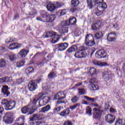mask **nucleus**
<instances>
[{
    "label": "nucleus",
    "instance_id": "nucleus-1",
    "mask_svg": "<svg viewBox=\"0 0 125 125\" xmlns=\"http://www.w3.org/2000/svg\"><path fill=\"white\" fill-rule=\"evenodd\" d=\"M77 23V19L75 17H70L69 20L62 22L57 27V29L61 34L68 33V27L67 26H73Z\"/></svg>",
    "mask_w": 125,
    "mask_h": 125
},
{
    "label": "nucleus",
    "instance_id": "nucleus-2",
    "mask_svg": "<svg viewBox=\"0 0 125 125\" xmlns=\"http://www.w3.org/2000/svg\"><path fill=\"white\" fill-rule=\"evenodd\" d=\"M92 106L93 107H95L93 109V119H95V120H99L100 119H101V117H102V113L104 112V110L102 109V105H99L97 104H93Z\"/></svg>",
    "mask_w": 125,
    "mask_h": 125
},
{
    "label": "nucleus",
    "instance_id": "nucleus-3",
    "mask_svg": "<svg viewBox=\"0 0 125 125\" xmlns=\"http://www.w3.org/2000/svg\"><path fill=\"white\" fill-rule=\"evenodd\" d=\"M1 104L4 107L5 110H12L15 107L16 103L10 100L3 99L1 101Z\"/></svg>",
    "mask_w": 125,
    "mask_h": 125
},
{
    "label": "nucleus",
    "instance_id": "nucleus-4",
    "mask_svg": "<svg viewBox=\"0 0 125 125\" xmlns=\"http://www.w3.org/2000/svg\"><path fill=\"white\" fill-rule=\"evenodd\" d=\"M43 95H45V94L40 93L38 95L35 96V98L32 101H31L30 104L28 105L32 108L33 111H36L38 109V105H36L37 102L39 101L41 98H42Z\"/></svg>",
    "mask_w": 125,
    "mask_h": 125
},
{
    "label": "nucleus",
    "instance_id": "nucleus-5",
    "mask_svg": "<svg viewBox=\"0 0 125 125\" xmlns=\"http://www.w3.org/2000/svg\"><path fill=\"white\" fill-rule=\"evenodd\" d=\"M85 44L87 46H93L95 44L92 34H87L85 37Z\"/></svg>",
    "mask_w": 125,
    "mask_h": 125
},
{
    "label": "nucleus",
    "instance_id": "nucleus-6",
    "mask_svg": "<svg viewBox=\"0 0 125 125\" xmlns=\"http://www.w3.org/2000/svg\"><path fill=\"white\" fill-rule=\"evenodd\" d=\"M65 98H66V96H65L63 92H59L56 94L54 97V100H58L57 102L58 104H63L65 103V101H62V99H65Z\"/></svg>",
    "mask_w": 125,
    "mask_h": 125
},
{
    "label": "nucleus",
    "instance_id": "nucleus-7",
    "mask_svg": "<svg viewBox=\"0 0 125 125\" xmlns=\"http://www.w3.org/2000/svg\"><path fill=\"white\" fill-rule=\"evenodd\" d=\"M107 53L106 51L104 49H100L97 51L95 54L96 58L98 59H101V58H106Z\"/></svg>",
    "mask_w": 125,
    "mask_h": 125
},
{
    "label": "nucleus",
    "instance_id": "nucleus-8",
    "mask_svg": "<svg viewBox=\"0 0 125 125\" xmlns=\"http://www.w3.org/2000/svg\"><path fill=\"white\" fill-rule=\"evenodd\" d=\"M103 78L107 82H111L114 78V75L111 72L104 71L103 74Z\"/></svg>",
    "mask_w": 125,
    "mask_h": 125
},
{
    "label": "nucleus",
    "instance_id": "nucleus-9",
    "mask_svg": "<svg viewBox=\"0 0 125 125\" xmlns=\"http://www.w3.org/2000/svg\"><path fill=\"white\" fill-rule=\"evenodd\" d=\"M89 83H90V87L92 90H97L99 89L98 85L95 84V83H97V81H96V79L94 78L90 79Z\"/></svg>",
    "mask_w": 125,
    "mask_h": 125
},
{
    "label": "nucleus",
    "instance_id": "nucleus-10",
    "mask_svg": "<svg viewBox=\"0 0 125 125\" xmlns=\"http://www.w3.org/2000/svg\"><path fill=\"white\" fill-rule=\"evenodd\" d=\"M80 2L79 0H72L71 1V8L70 9V11L74 13L75 11H77L78 10V8L77 6L79 5Z\"/></svg>",
    "mask_w": 125,
    "mask_h": 125
},
{
    "label": "nucleus",
    "instance_id": "nucleus-11",
    "mask_svg": "<svg viewBox=\"0 0 125 125\" xmlns=\"http://www.w3.org/2000/svg\"><path fill=\"white\" fill-rule=\"evenodd\" d=\"M21 112L23 114H27V113H28V115H32L35 111L28 104L21 109Z\"/></svg>",
    "mask_w": 125,
    "mask_h": 125
},
{
    "label": "nucleus",
    "instance_id": "nucleus-12",
    "mask_svg": "<svg viewBox=\"0 0 125 125\" xmlns=\"http://www.w3.org/2000/svg\"><path fill=\"white\" fill-rule=\"evenodd\" d=\"M3 121L6 124H9V125L12 124L13 121H12V118H11V114L9 113H6L3 117Z\"/></svg>",
    "mask_w": 125,
    "mask_h": 125
},
{
    "label": "nucleus",
    "instance_id": "nucleus-13",
    "mask_svg": "<svg viewBox=\"0 0 125 125\" xmlns=\"http://www.w3.org/2000/svg\"><path fill=\"white\" fill-rule=\"evenodd\" d=\"M68 43H61L57 45L58 51H63L68 47Z\"/></svg>",
    "mask_w": 125,
    "mask_h": 125
},
{
    "label": "nucleus",
    "instance_id": "nucleus-14",
    "mask_svg": "<svg viewBox=\"0 0 125 125\" xmlns=\"http://www.w3.org/2000/svg\"><path fill=\"white\" fill-rule=\"evenodd\" d=\"M105 121L107 123H109V124H113V123L115 122V119H116L115 116L111 114H107L105 116Z\"/></svg>",
    "mask_w": 125,
    "mask_h": 125
},
{
    "label": "nucleus",
    "instance_id": "nucleus-15",
    "mask_svg": "<svg viewBox=\"0 0 125 125\" xmlns=\"http://www.w3.org/2000/svg\"><path fill=\"white\" fill-rule=\"evenodd\" d=\"M76 58H84L87 56V53L85 52L78 51L74 54Z\"/></svg>",
    "mask_w": 125,
    "mask_h": 125
},
{
    "label": "nucleus",
    "instance_id": "nucleus-16",
    "mask_svg": "<svg viewBox=\"0 0 125 125\" xmlns=\"http://www.w3.org/2000/svg\"><path fill=\"white\" fill-rule=\"evenodd\" d=\"M1 92L4 97H8L10 95V92L8 90V86L4 85L1 89Z\"/></svg>",
    "mask_w": 125,
    "mask_h": 125
},
{
    "label": "nucleus",
    "instance_id": "nucleus-17",
    "mask_svg": "<svg viewBox=\"0 0 125 125\" xmlns=\"http://www.w3.org/2000/svg\"><path fill=\"white\" fill-rule=\"evenodd\" d=\"M106 8H107V4L104 2H103L98 5L97 9L98 11L103 12L104 11H105Z\"/></svg>",
    "mask_w": 125,
    "mask_h": 125
},
{
    "label": "nucleus",
    "instance_id": "nucleus-18",
    "mask_svg": "<svg viewBox=\"0 0 125 125\" xmlns=\"http://www.w3.org/2000/svg\"><path fill=\"white\" fill-rule=\"evenodd\" d=\"M37 84L33 81H31L28 84V88L30 91H34V90L37 89Z\"/></svg>",
    "mask_w": 125,
    "mask_h": 125
},
{
    "label": "nucleus",
    "instance_id": "nucleus-19",
    "mask_svg": "<svg viewBox=\"0 0 125 125\" xmlns=\"http://www.w3.org/2000/svg\"><path fill=\"white\" fill-rule=\"evenodd\" d=\"M30 121L34 122V121H41L42 118H41V115L37 113L33 114L31 117H30Z\"/></svg>",
    "mask_w": 125,
    "mask_h": 125
},
{
    "label": "nucleus",
    "instance_id": "nucleus-20",
    "mask_svg": "<svg viewBox=\"0 0 125 125\" xmlns=\"http://www.w3.org/2000/svg\"><path fill=\"white\" fill-rule=\"evenodd\" d=\"M102 25V21H97L95 23H93L92 25V28L93 30H99V28L100 27H101V25Z\"/></svg>",
    "mask_w": 125,
    "mask_h": 125
},
{
    "label": "nucleus",
    "instance_id": "nucleus-21",
    "mask_svg": "<svg viewBox=\"0 0 125 125\" xmlns=\"http://www.w3.org/2000/svg\"><path fill=\"white\" fill-rule=\"evenodd\" d=\"M116 33H110L108 34L107 37V40L109 42H115V41L116 39Z\"/></svg>",
    "mask_w": 125,
    "mask_h": 125
},
{
    "label": "nucleus",
    "instance_id": "nucleus-22",
    "mask_svg": "<svg viewBox=\"0 0 125 125\" xmlns=\"http://www.w3.org/2000/svg\"><path fill=\"white\" fill-rule=\"evenodd\" d=\"M93 64L94 65H96V66H99V67H105L108 66V63L107 62L99 61H94Z\"/></svg>",
    "mask_w": 125,
    "mask_h": 125
},
{
    "label": "nucleus",
    "instance_id": "nucleus-23",
    "mask_svg": "<svg viewBox=\"0 0 125 125\" xmlns=\"http://www.w3.org/2000/svg\"><path fill=\"white\" fill-rule=\"evenodd\" d=\"M46 22H53L55 20V15H47L46 14Z\"/></svg>",
    "mask_w": 125,
    "mask_h": 125
},
{
    "label": "nucleus",
    "instance_id": "nucleus-24",
    "mask_svg": "<svg viewBox=\"0 0 125 125\" xmlns=\"http://www.w3.org/2000/svg\"><path fill=\"white\" fill-rule=\"evenodd\" d=\"M21 45H22V44L20 43H13L10 44L9 45V49H11V50H12L13 49L19 48V47H20Z\"/></svg>",
    "mask_w": 125,
    "mask_h": 125
},
{
    "label": "nucleus",
    "instance_id": "nucleus-25",
    "mask_svg": "<svg viewBox=\"0 0 125 125\" xmlns=\"http://www.w3.org/2000/svg\"><path fill=\"white\" fill-rule=\"evenodd\" d=\"M28 53H29V50L22 49L19 52L18 54L21 57L23 58L26 57Z\"/></svg>",
    "mask_w": 125,
    "mask_h": 125
},
{
    "label": "nucleus",
    "instance_id": "nucleus-26",
    "mask_svg": "<svg viewBox=\"0 0 125 125\" xmlns=\"http://www.w3.org/2000/svg\"><path fill=\"white\" fill-rule=\"evenodd\" d=\"M78 48V45H74L72 46L67 50V54H71L72 52H74V51H76V50H77Z\"/></svg>",
    "mask_w": 125,
    "mask_h": 125
},
{
    "label": "nucleus",
    "instance_id": "nucleus-27",
    "mask_svg": "<svg viewBox=\"0 0 125 125\" xmlns=\"http://www.w3.org/2000/svg\"><path fill=\"white\" fill-rule=\"evenodd\" d=\"M50 40L51 43H56L59 41V36L55 34L51 37Z\"/></svg>",
    "mask_w": 125,
    "mask_h": 125
},
{
    "label": "nucleus",
    "instance_id": "nucleus-28",
    "mask_svg": "<svg viewBox=\"0 0 125 125\" xmlns=\"http://www.w3.org/2000/svg\"><path fill=\"white\" fill-rule=\"evenodd\" d=\"M46 13L42 14L41 17H37L36 19L38 21H41L42 22H46Z\"/></svg>",
    "mask_w": 125,
    "mask_h": 125
},
{
    "label": "nucleus",
    "instance_id": "nucleus-29",
    "mask_svg": "<svg viewBox=\"0 0 125 125\" xmlns=\"http://www.w3.org/2000/svg\"><path fill=\"white\" fill-rule=\"evenodd\" d=\"M24 118L22 117L17 119V122H19L15 123L14 125H24L25 121H24Z\"/></svg>",
    "mask_w": 125,
    "mask_h": 125
},
{
    "label": "nucleus",
    "instance_id": "nucleus-30",
    "mask_svg": "<svg viewBox=\"0 0 125 125\" xmlns=\"http://www.w3.org/2000/svg\"><path fill=\"white\" fill-rule=\"evenodd\" d=\"M69 114H70V109L69 108H66L61 112L60 115L62 117H67Z\"/></svg>",
    "mask_w": 125,
    "mask_h": 125
},
{
    "label": "nucleus",
    "instance_id": "nucleus-31",
    "mask_svg": "<svg viewBox=\"0 0 125 125\" xmlns=\"http://www.w3.org/2000/svg\"><path fill=\"white\" fill-rule=\"evenodd\" d=\"M50 109H51V106H50V105L48 104L42 108L41 112L42 113H46V112L50 111Z\"/></svg>",
    "mask_w": 125,
    "mask_h": 125
},
{
    "label": "nucleus",
    "instance_id": "nucleus-32",
    "mask_svg": "<svg viewBox=\"0 0 125 125\" xmlns=\"http://www.w3.org/2000/svg\"><path fill=\"white\" fill-rule=\"evenodd\" d=\"M47 8L49 11H54L55 10V5L54 4L50 3L47 5Z\"/></svg>",
    "mask_w": 125,
    "mask_h": 125
},
{
    "label": "nucleus",
    "instance_id": "nucleus-33",
    "mask_svg": "<svg viewBox=\"0 0 125 125\" xmlns=\"http://www.w3.org/2000/svg\"><path fill=\"white\" fill-rule=\"evenodd\" d=\"M103 33L101 31H99L95 34V38L96 40H99L101 38H103Z\"/></svg>",
    "mask_w": 125,
    "mask_h": 125
},
{
    "label": "nucleus",
    "instance_id": "nucleus-34",
    "mask_svg": "<svg viewBox=\"0 0 125 125\" xmlns=\"http://www.w3.org/2000/svg\"><path fill=\"white\" fill-rule=\"evenodd\" d=\"M25 72L27 75H30V74H32L34 72V68L33 67H28L25 69Z\"/></svg>",
    "mask_w": 125,
    "mask_h": 125
},
{
    "label": "nucleus",
    "instance_id": "nucleus-35",
    "mask_svg": "<svg viewBox=\"0 0 125 125\" xmlns=\"http://www.w3.org/2000/svg\"><path fill=\"white\" fill-rule=\"evenodd\" d=\"M56 77V74L54 71H51L48 75V79H50L52 80L53 78H55Z\"/></svg>",
    "mask_w": 125,
    "mask_h": 125
},
{
    "label": "nucleus",
    "instance_id": "nucleus-36",
    "mask_svg": "<svg viewBox=\"0 0 125 125\" xmlns=\"http://www.w3.org/2000/svg\"><path fill=\"white\" fill-rule=\"evenodd\" d=\"M65 11H66V10L65 9L61 10L57 12V14L59 16H63V15H65V14H66Z\"/></svg>",
    "mask_w": 125,
    "mask_h": 125
},
{
    "label": "nucleus",
    "instance_id": "nucleus-37",
    "mask_svg": "<svg viewBox=\"0 0 125 125\" xmlns=\"http://www.w3.org/2000/svg\"><path fill=\"white\" fill-rule=\"evenodd\" d=\"M89 73L91 75V76H93V75H95L96 74V69L94 67L90 68L89 70Z\"/></svg>",
    "mask_w": 125,
    "mask_h": 125
},
{
    "label": "nucleus",
    "instance_id": "nucleus-38",
    "mask_svg": "<svg viewBox=\"0 0 125 125\" xmlns=\"http://www.w3.org/2000/svg\"><path fill=\"white\" fill-rule=\"evenodd\" d=\"M9 59L10 61H14V60H16V54H12L9 56Z\"/></svg>",
    "mask_w": 125,
    "mask_h": 125
},
{
    "label": "nucleus",
    "instance_id": "nucleus-39",
    "mask_svg": "<svg viewBox=\"0 0 125 125\" xmlns=\"http://www.w3.org/2000/svg\"><path fill=\"white\" fill-rule=\"evenodd\" d=\"M84 98H85V99L88 101H90V102H94V101H96V99L95 98H89L86 96H84Z\"/></svg>",
    "mask_w": 125,
    "mask_h": 125
},
{
    "label": "nucleus",
    "instance_id": "nucleus-40",
    "mask_svg": "<svg viewBox=\"0 0 125 125\" xmlns=\"http://www.w3.org/2000/svg\"><path fill=\"white\" fill-rule=\"evenodd\" d=\"M6 65V62H5L4 60H0V68H3Z\"/></svg>",
    "mask_w": 125,
    "mask_h": 125
},
{
    "label": "nucleus",
    "instance_id": "nucleus-41",
    "mask_svg": "<svg viewBox=\"0 0 125 125\" xmlns=\"http://www.w3.org/2000/svg\"><path fill=\"white\" fill-rule=\"evenodd\" d=\"M71 101L72 103H77L78 101H79V97L77 96H74L72 99H71Z\"/></svg>",
    "mask_w": 125,
    "mask_h": 125
},
{
    "label": "nucleus",
    "instance_id": "nucleus-42",
    "mask_svg": "<svg viewBox=\"0 0 125 125\" xmlns=\"http://www.w3.org/2000/svg\"><path fill=\"white\" fill-rule=\"evenodd\" d=\"M55 34V33H54V32L49 31L46 33L45 38H50V37L51 38L52 37V36L54 35Z\"/></svg>",
    "mask_w": 125,
    "mask_h": 125
},
{
    "label": "nucleus",
    "instance_id": "nucleus-43",
    "mask_svg": "<svg viewBox=\"0 0 125 125\" xmlns=\"http://www.w3.org/2000/svg\"><path fill=\"white\" fill-rule=\"evenodd\" d=\"M88 7L91 9L93 7V3L91 0H87Z\"/></svg>",
    "mask_w": 125,
    "mask_h": 125
},
{
    "label": "nucleus",
    "instance_id": "nucleus-44",
    "mask_svg": "<svg viewBox=\"0 0 125 125\" xmlns=\"http://www.w3.org/2000/svg\"><path fill=\"white\" fill-rule=\"evenodd\" d=\"M91 108L90 106H87L86 109V113L88 114L89 116H92V113H91Z\"/></svg>",
    "mask_w": 125,
    "mask_h": 125
},
{
    "label": "nucleus",
    "instance_id": "nucleus-45",
    "mask_svg": "<svg viewBox=\"0 0 125 125\" xmlns=\"http://www.w3.org/2000/svg\"><path fill=\"white\" fill-rule=\"evenodd\" d=\"M24 64H25V62L21 61L20 62H18L16 63L17 67L20 68V67H22V66H24Z\"/></svg>",
    "mask_w": 125,
    "mask_h": 125
},
{
    "label": "nucleus",
    "instance_id": "nucleus-46",
    "mask_svg": "<svg viewBox=\"0 0 125 125\" xmlns=\"http://www.w3.org/2000/svg\"><path fill=\"white\" fill-rule=\"evenodd\" d=\"M78 93L80 95H83V94H85V91H84V89L78 88Z\"/></svg>",
    "mask_w": 125,
    "mask_h": 125
},
{
    "label": "nucleus",
    "instance_id": "nucleus-47",
    "mask_svg": "<svg viewBox=\"0 0 125 125\" xmlns=\"http://www.w3.org/2000/svg\"><path fill=\"white\" fill-rule=\"evenodd\" d=\"M80 105V104H76L72 106H71L70 107V109H71V110H75V109L78 108V107H79Z\"/></svg>",
    "mask_w": 125,
    "mask_h": 125
},
{
    "label": "nucleus",
    "instance_id": "nucleus-48",
    "mask_svg": "<svg viewBox=\"0 0 125 125\" xmlns=\"http://www.w3.org/2000/svg\"><path fill=\"white\" fill-rule=\"evenodd\" d=\"M61 106L55 107L53 110V113L54 114H55L56 113H58V112H59V111H61Z\"/></svg>",
    "mask_w": 125,
    "mask_h": 125
},
{
    "label": "nucleus",
    "instance_id": "nucleus-49",
    "mask_svg": "<svg viewBox=\"0 0 125 125\" xmlns=\"http://www.w3.org/2000/svg\"><path fill=\"white\" fill-rule=\"evenodd\" d=\"M35 14H37V11L35 9H33L31 12H29V15L30 16H34Z\"/></svg>",
    "mask_w": 125,
    "mask_h": 125
},
{
    "label": "nucleus",
    "instance_id": "nucleus-50",
    "mask_svg": "<svg viewBox=\"0 0 125 125\" xmlns=\"http://www.w3.org/2000/svg\"><path fill=\"white\" fill-rule=\"evenodd\" d=\"M104 0H94V2L95 4H100L102 3Z\"/></svg>",
    "mask_w": 125,
    "mask_h": 125
},
{
    "label": "nucleus",
    "instance_id": "nucleus-51",
    "mask_svg": "<svg viewBox=\"0 0 125 125\" xmlns=\"http://www.w3.org/2000/svg\"><path fill=\"white\" fill-rule=\"evenodd\" d=\"M79 50H80V51H84L85 50H87V47L83 46H80L79 47Z\"/></svg>",
    "mask_w": 125,
    "mask_h": 125
},
{
    "label": "nucleus",
    "instance_id": "nucleus-52",
    "mask_svg": "<svg viewBox=\"0 0 125 125\" xmlns=\"http://www.w3.org/2000/svg\"><path fill=\"white\" fill-rule=\"evenodd\" d=\"M109 107H110V105L109 104L108 102L105 103L104 104V109L105 110H108L109 109Z\"/></svg>",
    "mask_w": 125,
    "mask_h": 125
},
{
    "label": "nucleus",
    "instance_id": "nucleus-53",
    "mask_svg": "<svg viewBox=\"0 0 125 125\" xmlns=\"http://www.w3.org/2000/svg\"><path fill=\"white\" fill-rule=\"evenodd\" d=\"M23 83V79H18L16 81L17 84H20L21 83Z\"/></svg>",
    "mask_w": 125,
    "mask_h": 125
},
{
    "label": "nucleus",
    "instance_id": "nucleus-54",
    "mask_svg": "<svg viewBox=\"0 0 125 125\" xmlns=\"http://www.w3.org/2000/svg\"><path fill=\"white\" fill-rule=\"evenodd\" d=\"M109 111L110 112V113H111L112 114H115V113H117V111L116 110V109H114L112 107H111L109 109Z\"/></svg>",
    "mask_w": 125,
    "mask_h": 125
},
{
    "label": "nucleus",
    "instance_id": "nucleus-55",
    "mask_svg": "<svg viewBox=\"0 0 125 125\" xmlns=\"http://www.w3.org/2000/svg\"><path fill=\"white\" fill-rule=\"evenodd\" d=\"M64 5V3H60L59 2H57V7H62Z\"/></svg>",
    "mask_w": 125,
    "mask_h": 125
},
{
    "label": "nucleus",
    "instance_id": "nucleus-56",
    "mask_svg": "<svg viewBox=\"0 0 125 125\" xmlns=\"http://www.w3.org/2000/svg\"><path fill=\"white\" fill-rule=\"evenodd\" d=\"M103 14V12H101L99 11H98V12L94 13V14L95 15H96L97 16H100V15H101V14Z\"/></svg>",
    "mask_w": 125,
    "mask_h": 125
},
{
    "label": "nucleus",
    "instance_id": "nucleus-57",
    "mask_svg": "<svg viewBox=\"0 0 125 125\" xmlns=\"http://www.w3.org/2000/svg\"><path fill=\"white\" fill-rule=\"evenodd\" d=\"M64 125H73V123L70 121H68L64 122Z\"/></svg>",
    "mask_w": 125,
    "mask_h": 125
},
{
    "label": "nucleus",
    "instance_id": "nucleus-58",
    "mask_svg": "<svg viewBox=\"0 0 125 125\" xmlns=\"http://www.w3.org/2000/svg\"><path fill=\"white\" fill-rule=\"evenodd\" d=\"M122 120H117L116 122L115 125H122Z\"/></svg>",
    "mask_w": 125,
    "mask_h": 125
},
{
    "label": "nucleus",
    "instance_id": "nucleus-59",
    "mask_svg": "<svg viewBox=\"0 0 125 125\" xmlns=\"http://www.w3.org/2000/svg\"><path fill=\"white\" fill-rule=\"evenodd\" d=\"M4 79V83H9L10 81L9 78L8 77H5L3 78Z\"/></svg>",
    "mask_w": 125,
    "mask_h": 125
},
{
    "label": "nucleus",
    "instance_id": "nucleus-60",
    "mask_svg": "<svg viewBox=\"0 0 125 125\" xmlns=\"http://www.w3.org/2000/svg\"><path fill=\"white\" fill-rule=\"evenodd\" d=\"M44 64V63H43V62H40L37 63V66H40V67H42V66H43Z\"/></svg>",
    "mask_w": 125,
    "mask_h": 125
},
{
    "label": "nucleus",
    "instance_id": "nucleus-61",
    "mask_svg": "<svg viewBox=\"0 0 125 125\" xmlns=\"http://www.w3.org/2000/svg\"><path fill=\"white\" fill-rule=\"evenodd\" d=\"M113 28H114V29H116V28H118V27H119V25L117 22H115L113 24Z\"/></svg>",
    "mask_w": 125,
    "mask_h": 125
},
{
    "label": "nucleus",
    "instance_id": "nucleus-62",
    "mask_svg": "<svg viewBox=\"0 0 125 125\" xmlns=\"http://www.w3.org/2000/svg\"><path fill=\"white\" fill-rule=\"evenodd\" d=\"M20 16L19 14H16L14 16V20H15L16 19H18L19 18Z\"/></svg>",
    "mask_w": 125,
    "mask_h": 125
},
{
    "label": "nucleus",
    "instance_id": "nucleus-63",
    "mask_svg": "<svg viewBox=\"0 0 125 125\" xmlns=\"http://www.w3.org/2000/svg\"><path fill=\"white\" fill-rule=\"evenodd\" d=\"M43 102V100H41L39 102V107H42V106H43V104H42V103Z\"/></svg>",
    "mask_w": 125,
    "mask_h": 125
},
{
    "label": "nucleus",
    "instance_id": "nucleus-64",
    "mask_svg": "<svg viewBox=\"0 0 125 125\" xmlns=\"http://www.w3.org/2000/svg\"><path fill=\"white\" fill-rule=\"evenodd\" d=\"M3 112V107H0V114H1Z\"/></svg>",
    "mask_w": 125,
    "mask_h": 125
}]
</instances>
